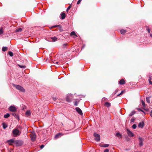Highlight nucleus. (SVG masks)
Masks as SVG:
<instances>
[{"mask_svg": "<svg viewBox=\"0 0 152 152\" xmlns=\"http://www.w3.org/2000/svg\"><path fill=\"white\" fill-rule=\"evenodd\" d=\"M52 27H54V28L58 27L59 28H61V26L60 25H54V26H53Z\"/></svg>", "mask_w": 152, "mask_h": 152, "instance_id": "2f4dec72", "label": "nucleus"}, {"mask_svg": "<svg viewBox=\"0 0 152 152\" xmlns=\"http://www.w3.org/2000/svg\"><path fill=\"white\" fill-rule=\"evenodd\" d=\"M21 68H25L26 67V66H23V65H18Z\"/></svg>", "mask_w": 152, "mask_h": 152, "instance_id": "473e14b6", "label": "nucleus"}, {"mask_svg": "<svg viewBox=\"0 0 152 152\" xmlns=\"http://www.w3.org/2000/svg\"><path fill=\"white\" fill-rule=\"evenodd\" d=\"M7 49V48L6 47H3L2 48V50L3 51L5 52L6 51Z\"/></svg>", "mask_w": 152, "mask_h": 152, "instance_id": "5701e85b", "label": "nucleus"}, {"mask_svg": "<svg viewBox=\"0 0 152 152\" xmlns=\"http://www.w3.org/2000/svg\"><path fill=\"white\" fill-rule=\"evenodd\" d=\"M66 15L65 13L64 12H62L61 14V18L62 19H64L65 18Z\"/></svg>", "mask_w": 152, "mask_h": 152, "instance_id": "4468645a", "label": "nucleus"}, {"mask_svg": "<svg viewBox=\"0 0 152 152\" xmlns=\"http://www.w3.org/2000/svg\"><path fill=\"white\" fill-rule=\"evenodd\" d=\"M135 118H132L130 120L131 122H134L135 121Z\"/></svg>", "mask_w": 152, "mask_h": 152, "instance_id": "4c0bfd02", "label": "nucleus"}, {"mask_svg": "<svg viewBox=\"0 0 152 152\" xmlns=\"http://www.w3.org/2000/svg\"><path fill=\"white\" fill-rule=\"evenodd\" d=\"M106 98H103L102 99V100L103 101Z\"/></svg>", "mask_w": 152, "mask_h": 152, "instance_id": "603ef678", "label": "nucleus"}, {"mask_svg": "<svg viewBox=\"0 0 152 152\" xmlns=\"http://www.w3.org/2000/svg\"><path fill=\"white\" fill-rule=\"evenodd\" d=\"M14 87H15L16 89L22 92H24L25 90L22 86L17 85L13 84Z\"/></svg>", "mask_w": 152, "mask_h": 152, "instance_id": "f03ea898", "label": "nucleus"}, {"mask_svg": "<svg viewBox=\"0 0 152 152\" xmlns=\"http://www.w3.org/2000/svg\"><path fill=\"white\" fill-rule=\"evenodd\" d=\"M56 62V64H58V62Z\"/></svg>", "mask_w": 152, "mask_h": 152, "instance_id": "864d4df0", "label": "nucleus"}, {"mask_svg": "<svg viewBox=\"0 0 152 152\" xmlns=\"http://www.w3.org/2000/svg\"><path fill=\"white\" fill-rule=\"evenodd\" d=\"M71 35H75V36H76V37H77V35L76 34V33H75V32L73 31H72V32H71Z\"/></svg>", "mask_w": 152, "mask_h": 152, "instance_id": "cd10ccee", "label": "nucleus"}, {"mask_svg": "<svg viewBox=\"0 0 152 152\" xmlns=\"http://www.w3.org/2000/svg\"><path fill=\"white\" fill-rule=\"evenodd\" d=\"M44 147V145H42L40 146V148L41 149H42Z\"/></svg>", "mask_w": 152, "mask_h": 152, "instance_id": "a18cd8bd", "label": "nucleus"}, {"mask_svg": "<svg viewBox=\"0 0 152 152\" xmlns=\"http://www.w3.org/2000/svg\"><path fill=\"white\" fill-rule=\"evenodd\" d=\"M137 127V125L136 124H134L132 126V128L133 129H135Z\"/></svg>", "mask_w": 152, "mask_h": 152, "instance_id": "f704fd0d", "label": "nucleus"}, {"mask_svg": "<svg viewBox=\"0 0 152 152\" xmlns=\"http://www.w3.org/2000/svg\"><path fill=\"white\" fill-rule=\"evenodd\" d=\"M135 112L134 111H132L129 114V116H131L134 114Z\"/></svg>", "mask_w": 152, "mask_h": 152, "instance_id": "b1692460", "label": "nucleus"}, {"mask_svg": "<svg viewBox=\"0 0 152 152\" xmlns=\"http://www.w3.org/2000/svg\"><path fill=\"white\" fill-rule=\"evenodd\" d=\"M51 39H52V42H54L57 40V38L56 37H51Z\"/></svg>", "mask_w": 152, "mask_h": 152, "instance_id": "6ab92c4d", "label": "nucleus"}, {"mask_svg": "<svg viewBox=\"0 0 152 152\" xmlns=\"http://www.w3.org/2000/svg\"><path fill=\"white\" fill-rule=\"evenodd\" d=\"M125 83V82L124 80L123 79H121L119 81V84L121 85H124Z\"/></svg>", "mask_w": 152, "mask_h": 152, "instance_id": "f8f14e48", "label": "nucleus"}, {"mask_svg": "<svg viewBox=\"0 0 152 152\" xmlns=\"http://www.w3.org/2000/svg\"><path fill=\"white\" fill-rule=\"evenodd\" d=\"M137 110H138V111H141L143 113H145V112L144 111H143V110H141V109H140V108H138L137 109Z\"/></svg>", "mask_w": 152, "mask_h": 152, "instance_id": "ea45409f", "label": "nucleus"}, {"mask_svg": "<svg viewBox=\"0 0 152 152\" xmlns=\"http://www.w3.org/2000/svg\"><path fill=\"white\" fill-rule=\"evenodd\" d=\"M63 134H62L61 133H58L55 136V138H57L59 137V136H61V135H63Z\"/></svg>", "mask_w": 152, "mask_h": 152, "instance_id": "dca6fc26", "label": "nucleus"}, {"mask_svg": "<svg viewBox=\"0 0 152 152\" xmlns=\"http://www.w3.org/2000/svg\"><path fill=\"white\" fill-rule=\"evenodd\" d=\"M126 131L129 137H133L134 136V134L130 130L127 129Z\"/></svg>", "mask_w": 152, "mask_h": 152, "instance_id": "423d86ee", "label": "nucleus"}, {"mask_svg": "<svg viewBox=\"0 0 152 152\" xmlns=\"http://www.w3.org/2000/svg\"><path fill=\"white\" fill-rule=\"evenodd\" d=\"M109 149H106L104 150V152H109Z\"/></svg>", "mask_w": 152, "mask_h": 152, "instance_id": "a19ab883", "label": "nucleus"}, {"mask_svg": "<svg viewBox=\"0 0 152 152\" xmlns=\"http://www.w3.org/2000/svg\"><path fill=\"white\" fill-rule=\"evenodd\" d=\"M120 32L121 34H124L126 32V31L124 29H121L120 30Z\"/></svg>", "mask_w": 152, "mask_h": 152, "instance_id": "aec40b11", "label": "nucleus"}, {"mask_svg": "<svg viewBox=\"0 0 152 152\" xmlns=\"http://www.w3.org/2000/svg\"><path fill=\"white\" fill-rule=\"evenodd\" d=\"M144 124L143 122L139 123L138 125V127L139 128H142L144 126Z\"/></svg>", "mask_w": 152, "mask_h": 152, "instance_id": "ddd939ff", "label": "nucleus"}, {"mask_svg": "<svg viewBox=\"0 0 152 152\" xmlns=\"http://www.w3.org/2000/svg\"><path fill=\"white\" fill-rule=\"evenodd\" d=\"M93 135L95 137L94 139L96 141L98 142L100 140V136L99 134L94 133Z\"/></svg>", "mask_w": 152, "mask_h": 152, "instance_id": "7ed1b4c3", "label": "nucleus"}, {"mask_svg": "<svg viewBox=\"0 0 152 152\" xmlns=\"http://www.w3.org/2000/svg\"><path fill=\"white\" fill-rule=\"evenodd\" d=\"M36 135L35 133L33 134L31 136V140L32 141H35L36 138Z\"/></svg>", "mask_w": 152, "mask_h": 152, "instance_id": "1a4fd4ad", "label": "nucleus"}, {"mask_svg": "<svg viewBox=\"0 0 152 152\" xmlns=\"http://www.w3.org/2000/svg\"><path fill=\"white\" fill-rule=\"evenodd\" d=\"M71 7V5H69L67 8V9L66 10V11H67L68 10H69L70 9Z\"/></svg>", "mask_w": 152, "mask_h": 152, "instance_id": "37998d69", "label": "nucleus"}, {"mask_svg": "<svg viewBox=\"0 0 152 152\" xmlns=\"http://www.w3.org/2000/svg\"><path fill=\"white\" fill-rule=\"evenodd\" d=\"M109 146V145L108 144H105L102 145L101 146L103 147L106 148L107 147Z\"/></svg>", "mask_w": 152, "mask_h": 152, "instance_id": "4be33fe9", "label": "nucleus"}, {"mask_svg": "<svg viewBox=\"0 0 152 152\" xmlns=\"http://www.w3.org/2000/svg\"><path fill=\"white\" fill-rule=\"evenodd\" d=\"M67 43H65L63 45V48H65L67 46Z\"/></svg>", "mask_w": 152, "mask_h": 152, "instance_id": "e433bc0d", "label": "nucleus"}, {"mask_svg": "<svg viewBox=\"0 0 152 152\" xmlns=\"http://www.w3.org/2000/svg\"><path fill=\"white\" fill-rule=\"evenodd\" d=\"M124 91H122L119 94L117 95V96H118L124 93Z\"/></svg>", "mask_w": 152, "mask_h": 152, "instance_id": "c9c22d12", "label": "nucleus"}, {"mask_svg": "<svg viewBox=\"0 0 152 152\" xmlns=\"http://www.w3.org/2000/svg\"><path fill=\"white\" fill-rule=\"evenodd\" d=\"M15 143L17 146H20L23 144V142L21 140H16L15 141Z\"/></svg>", "mask_w": 152, "mask_h": 152, "instance_id": "20e7f679", "label": "nucleus"}, {"mask_svg": "<svg viewBox=\"0 0 152 152\" xmlns=\"http://www.w3.org/2000/svg\"><path fill=\"white\" fill-rule=\"evenodd\" d=\"M61 28H60L59 30H60V31H63V30L62 29H61Z\"/></svg>", "mask_w": 152, "mask_h": 152, "instance_id": "3c124183", "label": "nucleus"}, {"mask_svg": "<svg viewBox=\"0 0 152 152\" xmlns=\"http://www.w3.org/2000/svg\"><path fill=\"white\" fill-rule=\"evenodd\" d=\"M66 100L67 102H70L71 101V100L69 98L68 96H67L66 97Z\"/></svg>", "mask_w": 152, "mask_h": 152, "instance_id": "7c9ffc66", "label": "nucleus"}, {"mask_svg": "<svg viewBox=\"0 0 152 152\" xmlns=\"http://www.w3.org/2000/svg\"><path fill=\"white\" fill-rule=\"evenodd\" d=\"M147 102L149 103L150 102V97H147L146 98Z\"/></svg>", "mask_w": 152, "mask_h": 152, "instance_id": "c85d7f7f", "label": "nucleus"}, {"mask_svg": "<svg viewBox=\"0 0 152 152\" xmlns=\"http://www.w3.org/2000/svg\"><path fill=\"white\" fill-rule=\"evenodd\" d=\"M147 31H148V32L149 33H150V30L149 29V28H148V29H147Z\"/></svg>", "mask_w": 152, "mask_h": 152, "instance_id": "de8ad7c7", "label": "nucleus"}, {"mask_svg": "<svg viewBox=\"0 0 152 152\" xmlns=\"http://www.w3.org/2000/svg\"><path fill=\"white\" fill-rule=\"evenodd\" d=\"M141 104L143 107H145V102L142 100L141 101Z\"/></svg>", "mask_w": 152, "mask_h": 152, "instance_id": "393cba45", "label": "nucleus"}, {"mask_svg": "<svg viewBox=\"0 0 152 152\" xmlns=\"http://www.w3.org/2000/svg\"><path fill=\"white\" fill-rule=\"evenodd\" d=\"M22 28H19L17 29H16L15 30V32H19L21 31H22Z\"/></svg>", "mask_w": 152, "mask_h": 152, "instance_id": "a878e982", "label": "nucleus"}, {"mask_svg": "<svg viewBox=\"0 0 152 152\" xmlns=\"http://www.w3.org/2000/svg\"><path fill=\"white\" fill-rule=\"evenodd\" d=\"M12 133L14 137H17L19 136L21 132L17 129H15L12 131Z\"/></svg>", "mask_w": 152, "mask_h": 152, "instance_id": "f257e3e1", "label": "nucleus"}, {"mask_svg": "<svg viewBox=\"0 0 152 152\" xmlns=\"http://www.w3.org/2000/svg\"><path fill=\"white\" fill-rule=\"evenodd\" d=\"M3 31L2 28H1L0 29V35L3 34Z\"/></svg>", "mask_w": 152, "mask_h": 152, "instance_id": "72a5a7b5", "label": "nucleus"}, {"mask_svg": "<svg viewBox=\"0 0 152 152\" xmlns=\"http://www.w3.org/2000/svg\"><path fill=\"white\" fill-rule=\"evenodd\" d=\"M118 91V89H116L115 91V92H114L113 93V94L115 95V94Z\"/></svg>", "mask_w": 152, "mask_h": 152, "instance_id": "c03bdc74", "label": "nucleus"}, {"mask_svg": "<svg viewBox=\"0 0 152 152\" xmlns=\"http://www.w3.org/2000/svg\"><path fill=\"white\" fill-rule=\"evenodd\" d=\"M138 139L139 140V145L140 147L142 146L143 145V139L142 138L140 137H139Z\"/></svg>", "mask_w": 152, "mask_h": 152, "instance_id": "6e6552de", "label": "nucleus"}, {"mask_svg": "<svg viewBox=\"0 0 152 152\" xmlns=\"http://www.w3.org/2000/svg\"><path fill=\"white\" fill-rule=\"evenodd\" d=\"M12 114L13 116H14L17 119L18 121L19 120V117L18 115V114H17L16 113H12Z\"/></svg>", "mask_w": 152, "mask_h": 152, "instance_id": "9b49d317", "label": "nucleus"}, {"mask_svg": "<svg viewBox=\"0 0 152 152\" xmlns=\"http://www.w3.org/2000/svg\"><path fill=\"white\" fill-rule=\"evenodd\" d=\"M150 115L152 117V110H151V112Z\"/></svg>", "mask_w": 152, "mask_h": 152, "instance_id": "09e8293b", "label": "nucleus"}, {"mask_svg": "<svg viewBox=\"0 0 152 152\" xmlns=\"http://www.w3.org/2000/svg\"><path fill=\"white\" fill-rule=\"evenodd\" d=\"M9 110L12 112H15L16 111V108L14 106H11L9 108Z\"/></svg>", "mask_w": 152, "mask_h": 152, "instance_id": "39448f33", "label": "nucleus"}, {"mask_svg": "<svg viewBox=\"0 0 152 152\" xmlns=\"http://www.w3.org/2000/svg\"><path fill=\"white\" fill-rule=\"evenodd\" d=\"M116 136L118 137H121L122 135H121L119 133H116Z\"/></svg>", "mask_w": 152, "mask_h": 152, "instance_id": "bb28decb", "label": "nucleus"}, {"mask_svg": "<svg viewBox=\"0 0 152 152\" xmlns=\"http://www.w3.org/2000/svg\"><path fill=\"white\" fill-rule=\"evenodd\" d=\"M82 0H79L77 2V4H80Z\"/></svg>", "mask_w": 152, "mask_h": 152, "instance_id": "79ce46f5", "label": "nucleus"}, {"mask_svg": "<svg viewBox=\"0 0 152 152\" xmlns=\"http://www.w3.org/2000/svg\"><path fill=\"white\" fill-rule=\"evenodd\" d=\"M74 105H75V106H77L78 105V103H77V101H75V102H74Z\"/></svg>", "mask_w": 152, "mask_h": 152, "instance_id": "58836bf2", "label": "nucleus"}, {"mask_svg": "<svg viewBox=\"0 0 152 152\" xmlns=\"http://www.w3.org/2000/svg\"><path fill=\"white\" fill-rule=\"evenodd\" d=\"M2 125L4 129H5L7 127V125L5 123H2Z\"/></svg>", "mask_w": 152, "mask_h": 152, "instance_id": "f3484780", "label": "nucleus"}, {"mask_svg": "<svg viewBox=\"0 0 152 152\" xmlns=\"http://www.w3.org/2000/svg\"><path fill=\"white\" fill-rule=\"evenodd\" d=\"M151 77H149V79H148V81H149H149H151Z\"/></svg>", "mask_w": 152, "mask_h": 152, "instance_id": "49530a36", "label": "nucleus"}, {"mask_svg": "<svg viewBox=\"0 0 152 152\" xmlns=\"http://www.w3.org/2000/svg\"><path fill=\"white\" fill-rule=\"evenodd\" d=\"M104 106H105L107 107H109L111 106V104L108 102H106L104 104Z\"/></svg>", "mask_w": 152, "mask_h": 152, "instance_id": "2eb2a0df", "label": "nucleus"}, {"mask_svg": "<svg viewBox=\"0 0 152 152\" xmlns=\"http://www.w3.org/2000/svg\"><path fill=\"white\" fill-rule=\"evenodd\" d=\"M149 83L150 84H151L152 85V81H150L149 82Z\"/></svg>", "mask_w": 152, "mask_h": 152, "instance_id": "8fccbe9b", "label": "nucleus"}, {"mask_svg": "<svg viewBox=\"0 0 152 152\" xmlns=\"http://www.w3.org/2000/svg\"><path fill=\"white\" fill-rule=\"evenodd\" d=\"M31 112L29 110L27 111L25 113V114L26 116H29L31 115Z\"/></svg>", "mask_w": 152, "mask_h": 152, "instance_id": "a211bd4d", "label": "nucleus"}, {"mask_svg": "<svg viewBox=\"0 0 152 152\" xmlns=\"http://www.w3.org/2000/svg\"><path fill=\"white\" fill-rule=\"evenodd\" d=\"M75 110L80 115H83V113L81 110L78 107H76L75 108Z\"/></svg>", "mask_w": 152, "mask_h": 152, "instance_id": "0eeeda50", "label": "nucleus"}, {"mask_svg": "<svg viewBox=\"0 0 152 152\" xmlns=\"http://www.w3.org/2000/svg\"><path fill=\"white\" fill-rule=\"evenodd\" d=\"M10 116V114L8 113H7L4 115V118H7L9 117Z\"/></svg>", "mask_w": 152, "mask_h": 152, "instance_id": "412c9836", "label": "nucleus"}, {"mask_svg": "<svg viewBox=\"0 0 152 152\" xmlns=\"http://www.w3.org/2000/svg\"><path fill=\"white\" fill-rule=\"evenodd\" d=\"M139 152V151H135V152Z\"/></svg>", "mask_w": 152, "mask_h": 152, "instance_id": "5fc2aeb1", "label": "nucleus"}, {"mask_svg": "<svg viewBox=\"0 0 152 152\" xmlns=\"http://www.w3.org/2000/svg\"><path fill=\"white\" fill-rule=\"evenodd\" d=\"M7 142L8 143L9 145H12L13 143H15V141L12 139H10L8 140L7 141Z\"/></svg>", "mask_w": 152, "mask_h": 152, "instance_id": "9d476101", "label": "nucleus"}, {"mask_svg": "<svg viewBox=\"0 0 152 152\" xmlns=\"http://www.w3.org/2000/svg\"><path fill=\"white\" fill-rule=\"evenodd\" d=\"M8 54L11 57H12L13 55L12 52L11 51H9Z\"/></svg>", "mask_w": 152, "mask_h": 152, "instance_id": "c756f323", "label": "nucleus"}]
</instances>
